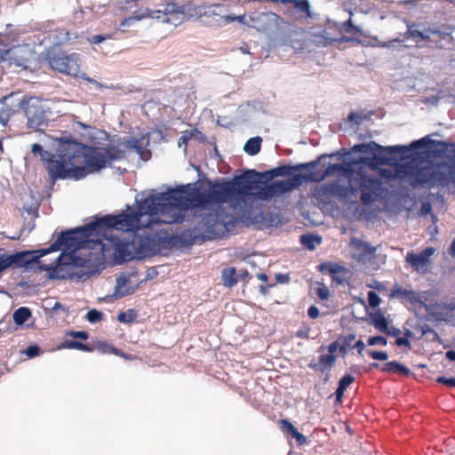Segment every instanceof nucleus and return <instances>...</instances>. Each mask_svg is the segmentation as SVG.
I'll use <instances>...</instances> for the list:
<instances>
[{
  "instance_id": "nucleus-1",
  "label": "nucleus",
  "mask_w": 455,
  "mask_h": 455,
  "mask_svg": "<svg viewBox=\"0 0 455 455\" xmlns=\"http://www.w3.org/2000/svg\"><path fill=\"white\" fill-rule=\"evenodd\" d=\"M171 190L182 191V197L187 200L188 205L173 206V211L188 210L191 206L205 208L210 205H217V208L210 210L201 215L199 228L204 231L208 239L220 238L228 234L235 225V219L221 207V204L228 203L232 208L238 205L235 197V190L229 180L209 181L208 188L200 192L191 188V184L181 186Z\"/></svg>"
},
{
  "instance_id": "nucleus-2",
  "label": "nucleus",
  "mask_w": 455,
  "mask_h": 455,
  "mask_svg": "<svg viewBox=\"0 0 455 455\" xmlns=\"http://www.w3.org/2000/svg\"><path fill=\"white\" fill-rule=\"evenodd\" d=\"M89 241L84 236L81 227L61 232L58 238L49 247L34 250L22 251L13 254L0 255V274L9 267H25L34 272L45 271L49 279L65 280L72 276L71 266L63 262L64 252H61L54 260L46 263L41 259L52 252L58 251L64 248L66 251H75L84 248Z\"/></svg>"
},
{
  "instance_id": "nucleus-3",
  "label": "nucleus",
  "mask_w": 455,
  "mask_h": 455,
  "mask_svg": "<svg viewBox=\"0 0 455 455\" xmlns=\"http://www.w3.org/2000/svg\"><path fill=\"white\" fill-rule=\"evenodd\" d=\"M180 190H168L164 193L150 195L141 200L136 210L128 206L129 212L110 215L111 228L124 232H137L149 228L157 222L174 223L180 216L174 212L173 206L186 207L187 200L182 197Z\"/></svg>"
},
{
  "instance_id": "nucleus-4",
  "label": "nucleus",
  "mask_w": 455,
  "mask_h": 455,
  "mask_svg": "<svg viewBox=\"0 0 455 455\" xmlns=\"http://www.w3.org/2000/svg\"><path fill=\"white\" fill-rule=\"evenodd\" d=\"M219 5L197 6L190 0H173L167 2L163 10H148L146 13L139 14L134 12L133 15L125 18L120 24L121 27L131 26L134 21L140 20L145 17L156 19L162 23L171 24L174 27L189 20H197L212 17V23L229 24L235 21L237 15H220L215 9Z\"/></svg>"
},
{
  "instance_id": "nucleus-5",
  "label": "nucleus",
  "mask_w": 455,
  "mask_h": 455,
  "mask_svg": "<svg viewBox=\"0 0 455 455\" xmlns=\"http://www.w3.org/2000/svg\"><path fill=\"white\" fill-rule=\"evenodd\" d=\"M354 173L351 163L329 164L323 171L315 170L306 174L293 175L291 180L275 181L267 188V193L270 196L282 195L299 187L302 180L320 182L331 176H342L351 182L355 180Z\"/></svg>"
},
{
  "instance_id": "nucleus-6",
  "label": "nucleus",
  "mask_w": 455,
  "mask_h": 455,
  "mask_svg": "<svg viewBox=\"0 0 455 455\" xmlns=\"http://www.w3.org/2000/svg\"><path fill=\"white\" fill-rule=\"evenodd\" d=\"M22 110L27 117L29 128L38 130L46 121L45 109L38 97H20L19 92H12L4 98L2 111L7 116Z\"/></svg>"
},
{
  "instance_id": "nucleus-7",
  "label": "nucleus",
  "mask_w": 455,
  "mask_h": 455,
  "mask_svg": "<svg viewBox=\"0 0 455 455\" xmlns=\"http://www.w3.org/2000/svg\"><path fill=\"white\" fill-rule=\"evenodd\" d=\"M406 37L412 39L420 38L427 47L451 50L455 46V39L452 35L455 31L454 26L442 25L440 27H428L424 30H419V25L415 22L409 21L406 23Z\"/></svg>"
},
{
  "instance_id": "nucleus-8",
  "label": "nucleus",
  "mask_w": 455,
  "mask_h": 455,
  "mask_svg": "<svg viewBox=\"0 0 455 455\" xmlns=\"http://www.w3.org/2000/svg\"><path fill=\"white\" fill-rule=\"evenodd\" d=\"M78 145L82 148L77 160H79V164L87 165L91 173L100 171L111 164L113 161L125 157L124 150L116 146L88 147L80 142H78Z\"/></svg>"
},
{
  "instance_id": "nucleus-9",
  "label": "nucleus",
  "mask_w": 455,
  "mask_h": 455,
  "mask_svg": "<svg viewBox=\"0 0 455 455\" xmlns=\"http://www.w3.org/2000/svg\"><path fill=\"white\" fill-rule=\"evenodd\" d=\"M81 147L77 141L68 140L63 142L59 148L58 158L52 156L47 160V170L51 178L54 180L69 177L70 165L78 164V154Z\"/></svg>"
},
{
  "instance_id": "nucleus-10",
  "label": "nucleus",
  "mask_w": 455,
  "mask_h": 455,
  "mask_svg": "<svg viewBox=\"0 0 455 455\" xmlns=\"http://www.w3.org/2000/svg\"><path fill=\"white\" fill-rule=\"evenodd\" d=\"M450 182L455 183V168L441 172L430 166H414L411 185L412 187L427 186L428 188L445 187Z\"/></svg>"
},
{
  "instance_id": "nucleus-11",
  "label": "nucleus",
  "mask_w": 455,
  "mask_h": 455,
  "mask_svg": "<svg viewBox=\"0 0 455 455\" xmlns=\"http://www.w3.org/2000/svg\"><path fill=\"white\" fill-rule=\"evenodd\" d=\"M357 191L351 184H340L339 180L315 187L312 191L313 197L323 204H330L332 199L347 202Z\"/></svg>"
},
{
  "instance_id": "nucleus-12",
  "label": "nucleus",
  "mask_w": 455,
  "mask_h": 455,
  "mask_svg": "<svg viewBox=\"0 0 455 455\" xmlns=\"http://www.w3.org/2000/svg\"><path fill=\"white\" fill-rule=\"evenodd\" d=\"M111 228L110 215L97 219L89 224L81 227V231L84 232V236L87 238L89 243H93L98 247L100 254V259L103 256L104 244L102 243L101 237L106 236V233Z\"/></svg>"
},
{
  "instance_id": "nucleus-13",
  "label": "nucleus",
  "mask_w": 455,
  "mask_h": 455,
  "mask_svg": "<svg viewBox=\"0 0 455 455\" xmlns=\"http://www.w3.org/2000/svg\"><path fill=\"white\" fill-rule=\"evenodd\" d=\"M47 60L52 69L68 76H79L80 65L78 54H66L63 52L49 54Z\"/></svg>"
},
{
  "instance_id": "nucleus-14",
  "label": "nucleus",
  "mask_w": 455,
  "mask_h": 455,
  "mask_svg": "<svg viewBox=\"0 0 455 455\" xmlns=\"http://www.w3.org/2000/svg\"><path fill=\"white\" fill-rule=\"evenodd\" d=\"M256 175L255 171H250L229 180L234 188L235 197L238 204L241 201H243L244 196L251 195V191L257 188Z\"/></svg>"
},
{
  "instance_id": "nucleus-15",
  "label": "nucleus",
  "mask_w": 455,
  "mask_h": 455,
  "mask_svg": "<svg viewBox=\"0 0 455 455\" xmlns=\"http://www.w3.org/2000/svg\"><path fill=\"white\" fill-rule=\"evenodd\" d=\"M435 250L433 247H427L419 253L410 251L405 257V262L419 274L424 275L428 272L431 265V256Z\"/></svg>"
},
{
  "instance_id": "nucleus-16",
  "label": "nucleus",
  "mask_w": 455,
  "mask_h": 455,
  "mask_svg": "<svg viewBox=\"0 0 455 455\" xmlns=\"http://www.w3.org/2000/svg\"><path fill=\"white\" fill-rule=\"evenodd\" d=\"M66 336L72 337L73 339H65L62 342H60L57 349H76L84 352H92L94 347L87 343H84L82 341L76 340H87L89 339V333L86 331H67Z\"/></svg>"
},
{
  "instance_id": "nucleus-17",
  "label": "nucleus",
  "mask_w": 455,
  "mask_h": 455,
  "mask_svg": "<svg viewBox=\"0 0 455 455\" xmlns=\"http://www.w3.org/2000/svg\"><path fill=\"white\" fill-rule=\"evenodd\" d=\"M379 185V183L376 178L365 173H359L358 186L361 190L360 200L364 205H369L374 202Z\"/></svg>"
},
{
  "instance_id": "nucleus-18",
  "label": "nucleus",
  "mask_w": 455,
  "mask_h": 455,
  "mask_svg": "<svg viewBox=\"0 0 455 455\" xmlns=\"http://www.w3.org/2000/svg\"><path fill=\"white\" fill-rule=\"evenodd\" d=\"M319 269L323 274L329 275L336 284L347 283L351 276V272L338 263L325 262L319 266Z\"/></svg>"
},
{
  "instance_id": "nucleus-19",
  "label": "nucleus",
  "mask_w": 455,
  "mask_h": 455,
  "mask_svg": "<svg viewBox=\"0 0 455 455\" xmlns=\"http://www.w3.org/2000/svg\"><path fill=\"white\" fill-rule=\"evenodd\" d=\"M325 157V156H320L316 160L311 161L306 164H300L297 165L284 164L280 165L278 167L273 168L266 172V175H268L269 178H275L279 176L291 175L295 171H299L303 169H315L320 160Z\"/></svg>"
},
{
  "instance_id": "nucleus-20",
  "label": "nucleus",
  "mask_w": 455,
  "mask_h": 455,
  "mask_svg": "<svg viewBox=\"0 0 455 455\" xmlns=\"http://www.w3.org/2000/svg\"><path fill=\"white\" fill-rule=\"evenodd\" d=\"M307 39L315 47H327L335 43L331 29L327 28H311Z\"/></svg>"
},
{
  "instance_id": "nucleus-21",
  "label": "nucleus",
  "mask_w": 455,
  "mask_h": 455,
  "mask_svg": "<svg viewBox=\"0 0 455 455\" xmlns=\"http://www.w3.org/2000/svg\"><path fill=\"white\" fill-rule=\"evenodd\" d=\"M353 150L360 153H370L379 150L380 152H385L388 154H399L406 152L408 150V148L406 146L402 145L382 147L374 141H371L370 143L367 144L362 143L355 145Z\"/></svg>"
},
{
  "instance_id": "nucleus-22",
  "label": "nucleus",
  "mask_w": 455,
  "mask_h": 455,
  "mask_svg": "<svg viewBox=\"0 0 455 455\" xmlns=\"http://www.w3.org/2000/svg\"><path fill=\"white\" fill-rule=\"evenodd\" d=\"M391 296H393V297L401 296L406 301H408L411 304L419 303V304L422 305L426 308V310L429 309V305H427L422 301L420 293L414 291L412 290H406V289L403 290V289H402V286H393V288L391 290Z\"/></svg>"
},
{
  "instance_id": "nucleus-23",
  "label": "nucleus",
  "mask_w": 455,
  "mask_h": 455,
  "mask_svg": "<svg viewBox=\"0 0 455 455\" xmlns=\"http://www.w3.org/2000/svg\"><path fill=\"white\" fill-rule=\"evenodd\" d=\"M335 362L332 358V355H320L318 359L313 357L307 367L315 372L325 373L327 371H331L332 367L335 364Z\"/></svg>"
},
{
  "instance_id": "nucleus-24",
  "label": "nucleus",
  "mask_w": 455,
  "mask_h": 455,
  "mask_svg": "<svg viewBox=\"0 0 455 455\" xmlns=\"http://www.w3.org/2000/svg\"><path fill=\"white\" fill-rule=\"evenodd\" d=\"M281 431L289 438L295 439L299 446L307 442V437L298 431L294 425L287 419H282L279 421Z\"/></svg>"
},
{
  "instance_id": "nucleus-25",
  "label": "nucleus",
  "mask_w": 455,
  "mask_h": 455,
  "mask_svg": "<svg viewBox=\"0 0 455 455\" xmlns=\"http://www.w3.org/2000/svg\"><path fill=\"white\" fill-rule=\"evenodd\" d=\"M380 370L381 371L387 374H397L399 376L403 377H409L413 374L410 368H408L405 364L395 360L385 363L380 367Z\"/></svg>"
},
{
  "instance_id": "nucleus-26",
  "label": "nucleus",
  "mask_w": 455,
  "mask_h": 455,
  "mask_svg": "<svg viewBox=\"0 0 455 455\" xmlns=\"http://www.w3.org/2000/svg\"><path fill=\"white\" fill-rule=\"evenodd\" d=\"M140 286H115V291L111 294L99 298V301L109 303L116 299L133 294Z\"/></svg>"
},
{
  "instance_id": "nucleus-27",
  "label": "nucleus",
  "mask_w": 455,
  "mask_h": 455,
  "mask_svg": "<svg viewBox=\"0 0 455 455\" xmlns=\"http://www.w3.org/2000/svg\"><path fill=\"white\" fill-rule=\"evenodd\" d=\"M369 316L371 324H372L376 330L380 332H383L385 330H387L388 321L384 314L380 311V309L369 313Z\"/></svg>"
},
{
  "instance_id": "nucleus-28",
  "label": "nucleus",
  "mask_w": 455,
  "mask_h": 455,
  "mask_svg": "<svg viewBox=\"0 0 455 455\" xmlns=\"http://www.w3.org/2000/svg\"><path fill=\"white\" fill-rule=\"evenodd\" d=\"M123 145L125 149L135 151L141 157H143L144 154L146 153L144 138H131L124 141Z\"/></svg>"
},
{
  "instance_id": "nucleus-29",
  "label": "nucleus",
  "mask_w": 455,
  "mask_h": 455,
  "mask_svg": "<svg viewBox=\"0 0 455 455\" xmlns=\"http://www.w3.org/2000/svg\"><path fill=\"white\" fill-rule=\"evenodd\" d=\"M32 317V311L29 307H20L17 308L13 314V322L17 326L23 325L29 318Z\"/></svg>"
},
{
  "instance_id": "nucleus-30",
  "label": "nucleus",
  "mask_w": 455,
  "mask_h": 455,
  "mask_svg": "<svg viewBox=\"0 0 455 455\" xmlns=\"http://www.w3.org/2000/svg\"><path fill=\"white\" fill-rule=\"evenodd\" d=\"M221 275L224 281V284H235L239 281L244 282L245 277L248 276V273L245 271L243 273L244 277L239 279L236 274V270L233 267L224 268L222 270Z\"/></svg>"
},
{
  "instance_id": "nucleus-31",
  "label": "nucleus",
  "mask_w": 455,
  "mask_h": 455,
  "mask_svg": "<svg viewBox=\"0 0 455 455\" xmlns=\"http://www.w3.org/2000/svg\"><path fill=\"white\" fill-rule=\"evenodd\" d=\"M351 243L357 249H362L359 254V259H364L367 257H373L375 253V248L370 246L368 243H364L355 238L351 239Z\"/></svg>"
},
{
  "instance_id": "nucleus-32",
  "label": "nucleus",
  "mask_w": 455,
  "mask_h": 455,
  "mask_svg": "<svg viewBox=\"0 0 455 455\" xmlns=\"http://www.w3.org/2000/svg\"><path fill=\"white\" fill-rule=\"evenodd\" d=\"M261 142L260 137L251 138L245 143L243 149L248 155L255 156L260 151Z\"/></svg>"
},
{
  "instance_id": "nucleus-33",
  "label": "nucleus",
  "mask_w": 455,
  "mask_h": 455,
  "mask_svg": "<svg viewBox=\"0 0 455 455\" xmlns=\"http://www.w3.org/2000/svg\"><path fill=\"white\" fill-rule=\"evenodd\" d=\"M321 242L322 238L316 235L306 234L300 236V243L302 245L310 251L314 250L317 244L321 243Z\"/></svg>"
},
{
  "instance_id": "nucleus-34",
  "label": "nucleus",
  "mask_w": 455,
  "mask_h": 455,
  "mask_svg": "<svg viewBox=\"0 0 455 455\" xmlns=\"http://www.w3.org/2000/svg\"><path fill=\"white\" fill-rule=\"evenodd\" d=\"M137 317V311L133 308H129L126 311H120L116 316V320L122 323L130 324L134 323Z\"/></svg>"
},
{
  "instance_id": "nucleus-35",
  "label": "nucleus",
  "mask_w": 455,
  "mask_h": 455,
  "mask_svg": "<svg viewBox=\"0 0 455 455\" xmlns=\"http://www.w3.org/2000/svg\"><path fill=\"white\" fill-rule=\"evenodd\" d=\"M79 164H80L70 165L68 178H74L75 180H81V179L84 178L88 173H91L89 172V168L87 167V165H85V164L79 165Z\"/></svg>"
},
{
  "instance_id": "nucleus-36",
  "label": "nucleus",
  "mask_w": 455,
  "mask_h": 455,
  "mask_svg": "<svg viewBox=\"0 0 455 455\" xmlns=\"http://www.w3.org/2000/svg\"><path fill=\"white\" fill-rule=\"evenodd\" d=\"M44 308L45 310H50L51 312L61 310L66 315H68L69 314V308L68 307L62 305L59 301H53L52 299H47L44 301Z\"/></svg>"
},
{
  "instance_id": "nucleus-37",
  "label": "nucleus",
  "mask_w": 455,
  "mask_h": 455,
  "mask_svg": "<svg viewBox=\"0 0 455 455\" xmlns=\"http://www.w3.org/2000/svg\"><path fill=\"white\" fill-rule=\"evenodd\" d=\"M87 322L92 324L100 323L104 318V314L96 308L89 309L84 316Z\"/></svg>"
},
{
  "instance_id": "nucleus-38",
  "label": "nucleus",
  "mask_w": 455,
  "mask_h": 455,
  "mask_svg": "<svg viewBox=\"0 0 455 455\" xmlns=\"http://www.w3.org/2000/svg\"><path fill=\"white\" fill-rule=\"evenodd\" d=\"M22 354L26 355L28 358H35L44 354V350L37 344L28 345L23 351Z\"/></svg>"
},
{
  "instance_id": "nucleus-39",
  "label": "nucleus",
  "mask_w": 455,
  "mask_h": 455,
  "mask_svg": "<svg viewBox=\"0 0 455 455\" xmlns=\"http://www.w3.org/2000/svg\"><path fill=\"white\" fill-rule=\"evenodd\" d=\"M414 166L411 165L409 164H399L396 169L395 172L399 178H405L411 176L412 178Z\"/></svg>"
},
{
  "instance_id": "nucleus-40",
  "label": "nucleus",
  "mask_w": 455,
  "mask_h": 455,
  "mask_svg": "<svg viewBox=\"0 0 455 455\" xmlns=\"http://www.w3.org/2000/svg\"><path fill=\"white\" fill-rule=\"evenodd\" d=\"M355 378L350 373H345L338 381V387L346 391L347 387L354 383Z\"/></svg>"
},
{
  "instance_id": "nucleus-41",
  "label": "nucleus",
  "mask_w": 455,
  "mask_h": 455,
  "mask_svg": "<svg viewBox=\"0 0 455 455\" xmlns=\"http://www.w3.org/2000/svg\"><path fill=\"white\" fill-rule=\"evenodd\" d=\"M416 330L419 331L422 335L431 333L433 335V339H432L433 341H439V342L441 341V338L438 335V333L427 323L417 326Z\"/></svg>"
},
{
  "instance_id": "nucleus-42",
  "label": "nucleus",
  "mask_w": 455,
  "mask_h": 455,
  "mask_svg": "<svg viewBox=\"0 0 455 455\" xmlns=\"http://www.w3.org/2000/svg\"><path fill=\"white\" fill-rule=\"evenodd\" d=\"M315 294L323 301V306H325L324 302L327 301L331 296L328 286H317L315 291Z\"/></svg>"
},
{
  "instance_id": "nucleus-43",
  "label": "nucleus",
  "mask_w": 455,
  "mask_h": 455,
  "mask_svg": "<svg viewBox=\"0 0 455 455\" xmlns=\"http://www.w3.org/2000/svg\"><path fill=\"white\" fill-rule=\"evenodd\" d=\"M367 345L368 346L380 345V346L385 347L387 345V339L382 335L371 336L367 339Z\"/></svg>"
},
{
  "instance_id": "nucleus-44",
  "label": "nucleus",
  "mask_w": 455,
  "mask_h": 455,
  "mask_svg": "<svg viewBox=\"0 0 455 455\" xmlns=\"http://www.w3.org/2000/svg\"><path fill=\"white\" fill-rule=\"evenodd\" d=\"M96 347L101 354L116 353V347L106 341H100Z\"/></svg>"
},
{
  "instance_id": "nucleus-45",
  "label": "nucleus",
  "mask_w": 455,
  "mask_h": 455,
  "mask_svg": "<svg viewBox=\"0 0 455 455\" xmlns=\"http://www.w3.org/2000/svg\"><path fill=\"white\" fill-rule=\"evenodd\" d=\"M368 355L376 361H387L388 358L387 352L384 350H369Z\"/></svg>"
},
{
  "instance_id": "nucleus-46",
  "label": "nucleus",
  "mask_w": 455,
  "mask_h": 455,
  "mask_svg": "<svg viewBox=\"0 0 455 455\" xmlns=\"http://www.w3.org/2000/svg\"><path fill=\"white\" fill-rule=\"evenodd\" d=\"M11 52V47L4 42V36H0V62L5 60Z\"/></svg>"
},
{
  "instance_id": "nucleus-47",
  "label": "nucleus",
  "mask_w": 455,
  "mask_h": 455,
  "mask_svg": "<svg viewBox=\"0 0 455 455\" xmlns=\"http://www.w3.org/2000/svg\"><path fill=\"white\" fill-rule=\"evenodd\" d=\"M381 299L378 293L373 291L368 292V304L371 307L375 308L379 306Z\"/></svg>"
},
{
  "instance_id": "nucleus-48",
  "label": "nucleus",
  "mask_w": 455,
  "mask_h": 455,
  "mask_svg": "<svg viewBox=\"0 0 455 455\" xmlns=\"http://www.w3.org/2000/svg\"><path fill=\"white\" fill-rule=\"evenodd\" d=\"M436 382L448 387H455V377L438 376Z\"/></svg>"
},
{
  "instance_id": "nucleus-49",
  "label": "nucleus",
  "mask_w": 455,
  "mask_h": 455,
  "mask_svg": "<svg viewBox=\"0 0 455 455\" xmlns=\"http://www.w3.org/2000/svg\"><path fill=\"white\" fill-rule=\"evenodd\" d=\"M264 14L263 13H259L255 16H250L249 17V20L251 22V26L252 28H257L258 30H260L261 28H263V27L261 26V20L264 18Z\"/></svg>"
},
{
  "instance_id": "nucleus-50",
  "label": "nucleus",
  "mask_w": 455,
  "mask_h": 455,
  "mask_svg": "<svg viewBox=\"0 0 455 455\" xmlns=\"http://www.w3.org/2000/svg\"><path fill=\"white\" fill-rule=\"evenodd\" d=\"M339 339L338 340H335L333 342H331V344L328 345L327 347V350H328V354H323L322 355H332V358L334 361L337 360V355H336V352L338 351L339 349Z\"/></svg>"
},
{
  "instance_id": "nucleus-51",
  "label": "nucleus",
  "mask_w": 455,
  "mask_h": 455,
  "mask_svg": "<svg viewBox=\"0 0 455 455\" xmlns=\"http://www.w3.org/2000/svg\"><path fill=\"white\" fill-rule=\"evenodd\" d=\"M345 26L347 27V28H346V31H347V33L357 34V35H360V36H363V33L362 29H361L359 27H357V26L354 25V24L352 23L351 20H348L345 23Z\"/></svg>"
},
{
  "instance_id": "nucleus-52",
  "label": "nucleus",
  "mask_w": 455,
  "mask_h": 455,
  "mask_svg": "<svg viewBox=\"0 0 455 455\" xmlns=\"http://www.w3.org/2000/svg\"><path fill=\"white\" fill-rule=\"evenodd\" d=\"M382 333L389 337L397 338L401 334V330L395 326H389L388 324L387 326V330H385V331H383Z\"/></svg>"
},
{
  "instance_id": "nucleus-53",
  "label": "nucleus",
  "mask_w": 455,
  "mask_h": 455,
  "mask_svg": "<svg viewBox=\"0 0 455 455\" xmlns=\"http://www.w3.org/2000/svg\"><path fill=\"white\" fill-rule=\"evenodd\" d=\"M307 316L310 318V319H316L319 317L320 315V312H319V309L318 307L315 306V305H311L307 310Z\"/></svg>"
},
{
  "instance_id": "nucleus-54",
  "label": "nucleus",
  "mask_w": 455,
  "mask_h": 455,
  "mask_svg": "<svg viewBox=\"0 0 455 455\" xmlns=\"http://www.w3.org/2000/svg\"><path fill=\"white\" fill-rule=\"evenodd\" d=\"M435 307L447 310V311H454L455 310V303L454 302H443V303H436L434 305Z\"/></svg>"
},
{
  "instance_id": "nucleus-55",
  "label": "nucleus",
  "mask_w": 455,
  "mask_h": 455,
  "mask_svg": "<svg viewBox=\"0 0 455 455\" xmlns=\"http://www.w3.org/2000/svg\"><path fill=\"white\" fill-rule=\"evenodd\" d=\"M31 151L35 155H40L43 159H44V156L48 154V152L44 151L43 147L37 143L32 145Z\"/></svg>"
},
{
  "instance_id": "nucleus-56",
  "label": "nucleus",
  "mask_w": 455,
  "mask_h": 455,
  "mask_svg": "<svg viewBox=\"0 0 455 455\" xmlns=\"http://www.w3.org/2000/svg\"><path fill=\"white\" fill-rule=\"evenodd\" d=\"M356 335L355 333H349L346 336L339 335V340L342 341V344L345 346H350V343L355 339Z\"/></svg>"
},
{
  "instance_id": "nucleus-57",
  "label": "nucleus",
  "mask_w": 455,
  "mask_h": 455,
  "mask_svg": "<svg viewBox=\"0 0 455 455\" xmlns=\"http://www.w3.org/2000/svg\"><path fill=\"white\" fill-rule=\"evenodd\" d=\"M395 345L397 347H406L408 349L411 348V341L404 337L398 336L395 339Z\"/></svg>"
},
{
  "instance_id": "nucleus-58",
  "label": "nucleus",
  "mask_w": 455,
  "mask_h": 455,
  "mask_svg": "<svg viewBox=\"0 0 455 455\" xmlns=\"http://www.w3.org/2000/svg\"><path fill=\"white\" fill-rule=\"evenodd\" d=\"M309 327H304L303 329H299L296 331L295 336L299 339H307L309 338Z\"/></svg>"
},
{
  "instance_id": "nucleus-59",
  "label": "nucleus",
  "mask_w": 455,
  "mask_h": 455,
  "mask_svg": "<svg viewBox=\"0 0 455 455\" xmlns=\"http://www.w3.org/2000/svg\"><path fill=\"white\" fill-rule=\"evenodd\" d=\"M348 121L351 122V123H355L356 124H360L362 120H363V117L361 115L355 113V112H351L349 115H348V117H347Z\"/></svg>"
},
{
  "instance_id": "nucleus-60",
  "label": "nucleus",
  "mask_w": 455,
  "mask_h": 455,
  "mask_svg": "<svg viewBox=\"0 0 455 455\" xmlns=\"http://www.w3.org/2000/svg\"><path fill=\"white\" fill-rule=\"evenodd\" d=\"M138 0H118V4L122 5V7L125 8H133L137 6Z\"/></svg>"
},
{
  "instance_id": "nucleus-61",
  "label": "nucleus",
  "mask_w": 455,
  "mask_h": 455,
  "mask_svg": "<svg viewBox=\"0 0 455 455\" xmlns=\"http://www.w3.org/2000/svg\"><path fill=\"white\" fill-rule=\"evenodd\" d=\"M192 138V132H186L180 139H179V145L181 146L182 144L187 147V144L188 140Z\"/></svg>"
},
{
  "instance_id": "nucleus-62",
  "label": "nucleus",
  "mask_w": 455,
  "mask_h": 455,
  "mask_svg": "<svg viewBox=\"0 0 455 455\" xmlns=\"http://www.w3.org/2000/svg\"><path fill=\"white\" fill-rule=\"evenodd\" d=\"M344 393L345 391L342 390L341 388L338 387L336 388L335 392H334V395H335V404H338V403H342V399L344 397Z\"/></svg>"
},
{
  "instance_id": "nucleus-63",
  "label": "nucleus",
  "mask_w": 455,
  "mask_h": 455,
  "mask_svg": "<svg viewBox=\"0 0 455 455\" xmlns=\"http://www.w3.org/2000/svg\"><path fill=\"white\" fill-rule=\"evenodd\" d=\"M436 145L441 146L443 149L451 148V152L455 155V143L446 141H437Z\"/></svg>"
},
{
  "instance_id": "nucleus-64",
  "label": "nucleus",
  "mask_w": 455,
  "mask_h": 455,
  "mask_svg": "<svg viewBox=\"0 0 455 455\" xmlns=\"http://www.w3.org/2000/svg\"><path fill=\"white\" fill-rule=\"evenodd\" d=\"M432 212V205L429 202L422 203L420 212L422 215H427Z\"/></svg>"
}]
</instances>
